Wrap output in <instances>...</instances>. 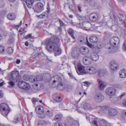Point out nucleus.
Masks as SVG:
<instances>
[{"label": "nucleus", "instance_id": "nucleus-1", "mask_svg": "<svg viewBox=\"0 0 126 126\" xmlns=\"http://www.w3.org/2000/svg\"><path fill=\"white\" fill-rule=\"evenodd\" d=\"M47 45L46 48L49 51L51 52L57 46L59 42V38L56 37H52L46 39Z\"/></svg>", "mask_w": 126, "mask_h": 126}, {"label": "nucleus", "instance_id": "nucleus-2", "mask_svg": "<svg viewBox=\"0 0 126 126\" xmlns=\"http://www.w3.org/2000/svg\"><path fill=\"white\" fill-rule=\"evenodd\" d=\"M97 122H98L100 126H112V124L108 123L106 120L103 119L98 118H94L92 123L96 126H98Z\"/></svg>", "mask_w": 126, "mask_h": 126}, {"label": "nucleus", "instance_id": "nucleus-3", "mask_svg": "<svg viewBox=\"0 0 126 126\" xmlns=\"http://www.w3.org/2000/svg\"><path fill=\"white\" fill-rule=\"evenodd\" d=\"M35 110L36 113L40 118H43L45 116L44 108L42 106H37L35 108Z\"/></svg>", "mask_w": 126, "mask_h": 126}, {"label": "nucleus", "instance_id": "nucleus-4", "mask_svg": "<svg viewBox=\"0 0 126 126\" xmlns=\"http://www.w3.org/2000/svg\"><path fill=\"white\" fill-rule=\"evenodd\" d=\"M18 85L20 88L25 90H29L30 88L29 84L28 83L24 81L19 82L18 83Z\"/></svg>", "mask_w": 126, "mask_h": 126}, {"label": "nucleus", "instance_id": "nucleus-5", "mask_svg": "<svg viewBox=\"0 0 126 126\" xmlns=\"http://www.w3.org/2000/svg\"><path fill=\"white\" fill-rule=\"evenodd\" d=\"M109 66L110 68L112 71H116L119 69L118 64L114 61H111L109 63Z\"/></svg>", "mask_w": 126, "mask_h": 126}, {"label": "nucleus", "instance_id": "nucleus-6", "mask_svg": "<svg viewBox=\"0 0 126 126\" xmlns=\"http://www.w3.org/2000/svg\"><path fill=\"white\" fill-rule=\"evenodd\" d=\"M12 79L14 82L19 81L20 79V77L19 76L18 71L12 72L11 73Z\"/></svg>", "mask_w": 126, "mask_h": 126}, {"label": "nucleus", "instance_id": "nucleus-7", "mask_svg": "<svg viewBox=\"0 0 126 126\" xmlns=\"http://www.w3.org/2000/svg\"><path fill=\"white\" fill-rule=\"evenodd\" d=\"M110 44L113 46H116L119 44V40L118 37H115L111 38L110 40Z\"/></svg>", "mask_w": 126, "mask_h": 126}, {"label": "nucleus", "instance_id": "nucleus-8", "mask_svg": "<svg viewBox=\"0 0 126 126\" xmlns=\"http://www.w3.org/2000/svg\"><path fill=\"white\" fill-rule=\"evenodd\" d=\"M116 90L112 87H109L106 89L105 91L106 94L108 95L112 96L115 94Z\"/></svg>", "mask_w": 126, "mask_h": 126}, {"label": "nucleus", "instance_id": "nucleus-9", "mask_svg": "<svg viewBox=\"0 0 126 126\" xmlns=\"http://www.w3.org/2000/svg\"><path fill=\"white\" fill-rule=\"evenodd\" d=\"M98 88L101 90H103L107 86V84L105 81L100 79H98Z\"/></svg>", "mask_w": 126, "mask_h": 126}, {"label": "nucleus", "instance_id": "nucleus-10", "mask_svg": "<svg viewBox=\"0 0 126 126\" xmlns=\"http://www.w3.org/2000/svg\"><path fill=\"white\" fill-rule=\"evenodd\" d=\"M77 67L79 72L77 70L78 74L80 75L81 73H84L87 74V67H85L82 65L78 64L77 65Z\"/></svg>", "mask_w": 126, "mask_h": 126}, {"label": "nucleus", "instance_id": "nucleus-11", "mask_svg": "<svg viewBox=\"0 0 126 126\" xmlns=\"http://www.w3.org/2000/svg\"><path fill=\"white\" fill-rule=\"evenodd\" d=\"M79 49L77 47L74 48L72 52V57L76 59H78L80 53Z\"/></svg>", "mask_w": 126, "mask_h": 126}, {"label": "nucleus", "instance_id": "nucleus-12", "mask_svg": "<svg viewBox=\"0 0 126 126\" xmlns=\"http://www.w3.org/2000/svg\"><path fill=\"white\" fill-rule=\"evenodd\" d=\"M82 62L83 64L85 65H89L92 63L91 59L89 57L85 56L82 59Z\"/></svg>", "mask_w": 126, "mask_h": 126}, {"label": "nucleus", "instance_id": "nucleus-13", "mask_svg": "<svg viewBox=\"0 0 126 126\" xmlns=\"http://www.w3.org/2000/svg\"><path fill=\"white\" fill-rule=\"evenodd\" d=\"M96 72L97 70L94 67L91 66L87 67V74H94Z\"/></svg>", "mask_w": 126, "mask_h": 126}, {"label": "nucleus", "instance_id": "nucleus-14", "mask_svg": "<svg viewBox=\"0 0 126 126\" xmlns=\"http://www.w3.org/2000/svg\"><path fill=\"white\" fill-rule=\"evenodd\" d=\"M79 49L80 53L83 55H87L89 53V50L87 47H82Z\"/></svg>", "mask_w": 126, "mask_h": 126}, {"label": "nucleus", "instance_id": "nucleus-15", "mask_svg": "<svg viewBox=\"0 0 126 126\" xmlns=\"http://www.w3.org/2000/svg\"><path fill=\"white\" fill-rule=\"evenodd\" d=\"M108 115L111 116H114L117 115L118 113L117 110L115 109L111 108L108 111Z\"/></svg>", "mask_w": 126, "mask_h": 126}, {"label": "nucleus", "instance_id": "nucleus-16", "mask_svg": "<svg viewBox=\"0 0 126 126\" xmlns=\"http://www.w3.org/2000/svg\"><path fill=\"white\" fill-rule=\"evenodd\" d=\"M89 56L92 61L93 60L96 61L99 58L98 55L96 53L94 52H91Z\"/></svg>", "mask_w": 126, "mask_h": 126}, {"label": "nucleus", "instance_id": "nucleus-17", "mask_svg": "<svg viewBox=\"0 0 126 126\" xmlns=\"http://www.w3.org/2000/svg\"><path fill=\"white\" fill-rule=\"evenodd\" d=\"M33 88L35 90H40L42 89L44 87V84L42 83H39L33 84Z\"/></svg>", "mask_w": 126, "mask_h": 126}, {"label": "nucleus", "instance_id": "nucleus-18", "mask_svg": "<svg viewBox=\"0 0 126 126\" xmlns=\"http://www.w3.org/2000/svg\"><path fill=\"white\" fill-rule=\"evenodd\" d=\"M98 15L97 13H92L90 14L89 16V19L90 21L94 22L96 21L98 18Z\"/></svg>", "mask_w": 126, "mask_h": 126}, {"label": "nucleus", "instance_id": "nucleus-19", "mask_svg": "<svg viewBox=\"0 0 126 126\" xmlns=\"http://www.w3.org/2000/svg\"><path fill=\"white\" fill-rule=\"evenodd\" d=\"M104 98L103 95L101 94H98L94 96V99L96 101L98 102H100L103 101Z\"/></svg>", "mask_w": 126, "mask_h": 126}, {"label": "nucleus", "instance_id": "nucleus-20", "mask_svg": "<svg viewBox=\"0 0 126 126\" xmlns=\"http://www.w3.org/2000/svg\"><path fill=\"white\" fill-rule=\"evenodd\" d=\"M69 123L70 126H79V123L78 121L71 118L69 120Z\"/></svg>", "mask_w": 126, "mask_h": 126}, {"label": "nucleus", "instance_id": "nucleus-21", "mask_svg": "<svg viewBox=\"0 0 126 126\" xmlns=\"http://www.w3.org/2000/svg\"><path fill=\"white\" fill-rule=\"evenodd\" d=\"M77 17L79 20L80 21V23L81 24L82 22H86L87 20L86 16H83L80 15H77Z\"/></svg>", "mask_w": 126, "mask_h": 126}, {"label": "nucleus", "instance_id": "nucleus-22", "mask_svg": "<svg viewBox=\"0 0 126 126\" xmlns=\"http://www.w3.org/2000/svg\"><path fill=\"white\" fill-rule=\"evenodd\" d=\"M57 48L55 47L53 49L55 56L59 55L61 53V50L59 46L58 45L56 47Z\"/></svg>", "mask_w": 126, "mask_h": 126}, {"label": "nucleus", "instance_id": "nucleus-23", "mask_svg": "<svg viewBox=\"0 0 126 126\" xmlns=\"http://www.w3.org/2000/svg\"><path fill=\"white\" fill-rule=\"evenodd\" d=\"M109 108L108 106L105 105L102 106H99L98 107L97 109L100 111L99 113L103 112L105 110H107Z\"/></svg>", "mask_w": 126, "mask_h": 126}, {"label": "nucleus", "instance_id": "nucleus-24", "mask_svg": "<svg viewBox=\"0 0 126 126\" xmlns=\"http://www.w3.org/2000/svg\"><path fill=\"white\" fill-rule=\"evenodd\" d=\"M126 70L125 69H123L120 71L119 74L120 77L122 78H124L126 77Z\"/></svg>", "mask_w": 126, "mask_h": 126}, {"label": "nucleus", "instance_id": "nucleus-25", "mask_svg": "<svg viewBox=\"0 0 126 126\" xmlns=\"http://www.w3.org/2000/svg\"><path fill=\"white\" fill-rule=\"evenodd\" d=\"M54 79L53 81V83H55L57 82L58 83H60L61 82V78L60 76H55L53 77Z\"/></svg>", "mask_w": 126, "mask_h": 126}, {"label": "nucleus", "instance_id": "nucleus-26", "mask_svg": "<svg viewBox=\"0 0 126 126\" xmlns=\"http://www.w3.org/2000/svg\"><path fill=\"white\" fill-rule=\"evenodd\" d=\"M34 1V0H26V3L28 7L31 8L33 7Z\"/></svg>", "mask_w": 126, "mask_h": 126}, {"label": "nucleus", "instance_id": "nucleus-27", "mask_svg": "<svg viewBox=\"0 0 126 126\" xmlns=\"http://www.w3.org/2000/svg\"><path fill=\"white\" fill-rule=\"evenodd\" d=\"M116 46H111V47L109 48V51L111 53H114L117 50Z\"/></svg>", "mask_w": 126, "mask_h": 126}, {"label": "nucleus", "instance_id": "nucleus-28", "mask_svg": "<svg viewBox=\"0 0 126 126\" xmlns=\"http://www.w3.org/2000/svg\"><path fill=\"white\" fill-rule=\"evenodd\" d=\"M37 8L40 11H41L44 9V6L43 4L41 3H37L36 6Z\"/></svg>", "mask_w": 126, "mask_h": 126}, {"label": "nucleus", "instance_id": "nucleus-29", "mask_svg": "<svg viewBox=\"0 0 126 126\" xmlns=\"http://www.w3.org/2000/svg\"><path fill=\"white\" fill-rule=\"evenodd\" d=\"M48 12L47 11H46L42 13L40 15H37V17L41 18H44L47 17L48 15Z\"/></svg>", "mask_w": 126, "mask_h": 126}, {"label": "nucleus", "instance_id": "nucleus-30", "mask_svg": "<svg viewBox=\"0 0 126 126\" xmlns=\"http://www.w3.org/2000/svg\"><path fill=\"white\" fill-rule=\"evenodd\" d=\"M90 41L93 43L96 42L98 40V38L95 36H92L89 39Z\"/></svg>", "mask_w": 126, "mask_h": 126}, {"label": "nucleus", "instance_id": "nucleus-31", "mask_svg": "<svg viewBox=\"0 0 126 126\" xmlns=\"http://www.w3.org/2000/svg\"><path fill=\"white\" fill-rule=\"evenodd\" d=\"M78 39L79 41L82 43H85L86 41H87V37L85 38L83 37L80 36L79 37Z\"/></svg>", "mask_w": 126, "mask_h": 126}, {"label": "nucleus", "instance_id": "nucleus-32", "mask_svg": "<svg viewBox=\"0 0 126 126\" xmlns=\"http://www.w3.org/2000/svg\"><path fill=\"white\" fill-rule=\"evenodd\" d=\"M67 32L73 39H75V37L74 35V32L73 30L72 29L69 28Z\"/></svg>", "mask_w": 126, "mask_h": 126}, {"label": "nucleus", "instance_id": "nucleus-33", "mask_svg": "<svg viewBox=\"0 0 126 126\" xmlns=\"http://www.w3.org/2000/svg\"><path fill=\"white\" fill-rule=\"evenodd\" d=\"M8 109H9V108L6 104L4 103H2L0 105V111Z\"/></svg>", "mask_w": 126, "mask_h": 126}, {"label": "nucleus", "instance_id": "nucleus-34", "mask_svg": "<svg viewBox=\"0 0 126 126\" xmlns=\"http://www.w3.org/2000/svg\"><path fill=\"white\" fill-rule=\"evenodd\" d=\"M83 109L86 110H90L91 108V106L89 103H86L84 104L83 105Z\"/></svg>", "mask_w": 126, "mask_h": 126}, {"label": "nucleus", "instance_id": "nucleus-35", "mask_svg": "<svg viewBox=\"0 0 126 126\" xmlns=\"http://www.w3.org/2000/svg\"><path fill=\"white\" fill-rule=\"evenodd\" d=\"M9 109L4 110L0 111L1 114L4 116H6L9 112Z\"/></svg>", "mask_w": 126, "mask_h": 126}, {"label": "nucleus", "instance_id": "nucleus-36", "mask_svg": "<svg viewBox=\"0 0 126 126\" xmlns=\"http://www.w3.org/2000/svg\"><path fill=\"white\" fill-rule=\"evenodd\" d=\"M8 18L10 20H13L15 18V16L13 13H10L7 15Z\"/></svg>", "mask_w": 126, "mask_h": 126}, {"label": "nucleus", "instance_id": "nucleus-37", "mask_svg": "<svg viewBox=\"0 0 126 126\" xmlns=\"http://www.w3.org/2000/svg\"><path fill=\"white\" fill-rule=\"evenodd\" d=\"M29 81L31 83H34L37 81L36 78L33 76H31L30 77Z\"/></svg>", "mask_w": 126, "mask_h": 126}, {"label": "nucleus", "instance_id": "nucleus-38", "mask_svg": "<svg viewBox=\"0 0 126 126\" xmlns=\"http://www.w3.org/2000/svg\"><path fill=\"white\" fill-rule=\"evenodd\" d=\"M46 112V113L48 116L51 117L53 115V112L50 110H47Z\"/></svg>", "mask_w": 126, "mask_h": 126}, {"label": "nucleus", "instance_id": "nucleus-39", "mask_svg": "<svg viewBox=\"0 0 126 126\" xmlns=\"http://www.w3.org/2000/svg\"><path fill=\"white\" fill-rule=\"evenodd\" d=\"M47 124L48 123L47 122L42 120L40 121L39 123L38 124L39 126H40L41 125L45 126H46Z\"/></svg>", "mask_w": 126, "mask_h": 126}, {"label": "nucleus", "instance_id": "nucleus-40", "mask_svg": "<svg viewBox=\"0 0 126 126\" xmlns=\"http://www.w3.org/2000/svg\"><path fill=\"white\" fill-rule=\"evenodd\" d=\"M61 118V116L59 114L56 115L55 117L54 120L56 121L60 120Z\"/></svg>", "mask_w": 126, "mask_h": 126}, {"label": "nucleus", "instance_id": "nucleus-41", "mask_svg": "<svg viewBox=\"0 0 126 126\" xmlns=\"http://www.w3.org/2000/svg\"><path fill=\"white\" fill-rule=\"evenodd\" d=\"M55 97L54 96V100L56 102H60L62 100V99L60 96H56Z\"/></svg>", "mask_w": 126, "mask_h": 126}, {"label": "nucleus", "instance_id": "nucleus-42", "mask_svg": "<svg viewBox=\"0 0 126 126\" xmlns=\"http://www.w3.org/2000/svg\"><path fill=\"white\" fill-rule=\"evenodd\" d=\"M7 52L9 54H11L13 51V48L11 47H9L7 49Z\"/></svg>", "mask_w": 126, "mask_h": 126}, {"label": "nucleus", "instance_id": "nucleus-43", "mask_svg": "<svg viewBox=\"0 0 126 126\" xmlns=\"http://www.w3.org/2000/svg\"><path fill=\"white\" fill-rule=\"evenodd\" d=\"M104 71L102 69H99L98 70L97 72L99 75H101L103 74L104 73Z\"/></svg>", "mask_w": 126, "mask_h": 126}, {"label": "nucleus", "instance_id": "nucleus-44", "mask_svg": "<svg viewBox=\"0 0 126 126\" xmlns=\"http://www.w3.org/2000/svg\"><path fill=\"white\" fill-rule=\"evenodd\" d=\"M23 78L24 80L27 81L29 80L30 77H28L27 75H25L23 76Z\"/></svg>", "mask_w": 126, "mask_h": 126}, {"label": "nucleus", "instance_id": "nucleus-45", "mask_svg": "<svg viewBox=\"0 0 126 126\" xmlns=\"http://www.w3.org/2000/svg\"><path fill=\"white\" fill-rule=\"evenodd\" d=\"M36 78L37 81H41L42 80L43 78L41 76H37Z\"/></svg>", "mask_w": 126, "mask_h": 126}, {"label": "nucleus", "instance_id": "nucleus-46", "mask_svg": "<svg viewBox=\"0 0 126 126\" xmlns=\"http://www.w3.org/2000/svg\"><path fill=\"white\" fill-rule=\"evenodd\" d=\"M54 126H62V124L60 122H56L54 124Z\"/></svg>", "mask_w": 126, "mask_h": 126}, {"label": "nucleus", "instance_id": "nucleus-47", "mask_svg": "<svg viewBox=\"0 0 126 126\" xmlns=\"http://www.w3.org/2000/svg\"><path fill=\"white\" fill-rule=\"evenodd\" d=\"M122 116L123 118L126 117V110L122 112Z\"/></svg>", "mask_w": 126, "mask_h": 126}, {"label": "nucleus", "instance_id": "nucleus-48", "mask_svg": "<svg viewBox=\"0 0 126 126\" xmlns=\"http://www.w3.org/2000/svg\"><path fill=\"white\" fill-rule=\"evenodd\" d=\"M60 83L58 85V87L59 88H60V89L61 90H63L64 87H63V85L62 83Z\"/></svg>", "mask_w": 126, "mask_h": 126}, {"label": "nucleus", "instance_id": "nucleus-49", "mask_svg": "<svg viewBox=\"0 0 126 126\" xmlns=\"http://www.w3.org/2000/svg\"><path fill=\"white\" fill-rule=\"evenodd\" d=\"M18 116H16L14 120V123H18V121L19 120L18 119Z\"/></svg>", "mask_w": 126, "mask_h": 126}, {"label": "nucleus", "instance_id": "nucleus-50", "mask_svg": "<svg viewBox=\"0 0 126 126\" xmlns=\"http://www.w3.org/2000/svg\"><path fill=\"white\" fill-rule=\"evenodd\" d=\"M4 51V48L3 46H0V53H2Z\"/></svg>", "mask_w": 126, "mask_h": 126}, {"label": "nucleus", "instance_id": "nucleus-51", "mask_svg": "<svg viewBox=\"0 0 126 126\" xmlns=\"http://www.w3.org/2000/svg\"><path fill=\"white\" fill-rule=\"evenodd\" d=\"M103 47V45L100 43L98 44L97 46V48L99 49L101 48H102Z\"/></svg>", "mask_w": 126, "mask_h": 126}, {"label": "nucleus", "instance_id": "nucleus-52", "mask_svg": "<svg viewBox=\"0 0 126 126\" xmlns=\"http://www.w3.org/2000/svg\"><path fill=\"white\" fill-rule=\"evenodd\" d=\"M59 21L60 24V26L63 27L64 26V24L62 20H59Z\"/></svg>", "mask_w": 126, "mask_h": 126}, {"label": "nucleus", "instance_id": "nucleus-53", "mask_svg": "<svg viewBox=\"0 0 126 126\" xmlns=\"http://www.w3.org/2000/svg\"><path fill=\"white\" fill-rule=\"evenodd\" d=\"M84 84L83 85L84 86H86L87 87H88L89 86L90 83H89L87 81H85L83 82Z\"/></svg>", "mask_w": 126, "mask_h": 126}, {"label": "nucleus", "instance_id": "nucleus-54", "mask_svg": "<svg viewBox=\"0 0 126 126\" xmlns=\"http://www.w3.org/2000/svg\"><path fill=\"white\" fill-rule=\"evenodd\" d=\"M24 37L25 39H26L29 38H32V37L31 34H28V35L25 36Z\"/></svg>", "mask_w": 126, "mask_h": 126}, {"label": "nucleus", "instance_id": "nucleus-55", "mask_svg": "<svg viewBox=\"0 0 126 126\" xmlns=\"http://www.w3.org/2000/svg\"><path fill=\"white\" fill-rule=\"evenodd\" d=\"M122 48L125 51H126V44H125L124 42Z\"/></svg>", "mask_w": 126, "mask_h": 126}, {"label": "nucleus", "instance_id": "nucleus-56", "mask_svg": "<svg viewBox=\"0 0 126 126\" xmlns=\"http://www.w3.org/2000/svg\"><path fill=\"white\" fill-rule=\"evenodd\" d=\"M14 39L13 38H10L8 40V42L9 43H11L14 41Z\"/></svg>", "mask_w": 126, "mask_h": 126}, {"label": "nucleus", "instance_id": "nucleus-57", "mask_svg": "<svg viewBox=\"0 0 126 126\" xmlns=\"http://www.w3.org/2000/svg\"><path fill=\"white\" fill-rule=\"evenodd\" d=\"M39 100L38 99H37L36 98H33V100H32V102L33 104L36 102L38 101Z\"/></svg>", "mask_w": 126, "mask_h": 126}, {"label": "nucleus", "instance_id": "nucleus-58", "mask_svg": "<svg viewBox=\"0 0 126 126\" xmlns=\"http://www.w3.org/2000/svg\"><path fill=\"white\" fill-rule=\"evenodd\" d=\"M87 44V45L89 46L90 47H92V45L91 44L89 43L88 42V40H87V41H86L85 42Z\"/></svg>", "mask_w": 126, "mask_h": 126}, {"label": "nucleus", "instance_id": "nucleus-59", "mask_svg": "<svg viewBox=\"0 0 126 126\" xmlns=\"http://www.w3.org/2000/svg\"><path fill=\"white\" fill-rule=\"evenodd\" d=\"M81 27L83 29L87 31L88 30H89L88 29H87L85 27H84L83 24H82Z\"/></svg>", "mask_w": 126, "mask_h": 126}, {"label": "nucleus", "instance_id": "nucleus-60", "mask_svg": "<svg viewBox=\"0 0 126 126\" xmlns=\"http://www.w3.org/2000/svg\"><path fill=\"white\" fill-rule=\"evenodd\" d=\"M116 26L115 25H113L111 27V29L113 30V31H116V29H115V28H116Z\"/></svg>", "mask_w": 126, "mask_h": 126}, {"label": "nucleus", "instance_id": "nucleus-61", "mask_svg": "<svg viewBox=\"0 0 126 126\" xmlns=\"http://www.w3.org/2000/svg\"><path fill=\"white\" fill-rule=\"evenodd\" d=\"M9 83L10 84V85L12 86H13L15 85L14 83V82H13L12 81H11L10 82H9Z\"/></svg>", "mask_w": 126, "mask_h": 126}, {"label": "nucleus", "instance_id": "nucleus-62", "mask_svg": "<svg viewBox=\"0 0 126 126\" xmlns=\"http://www.w3.org/2000/svg\"><path fill=\"white\" fill-rule=\"evenodd\" d=\"M3 96V95L1 91L0 90V98H2Z\"/></svg>", "mask_w": 126, "mask_h": 126}, {"label": "nucleus", "instance_id": "nucleus-63", "mask_svg": "<svg viewBox=\"0 0 126 126\" xmlns=\"http://www.w3.org/2000/svg\"><path fill=\"white\" fill-rule=\"evenodd\" d=\"M123 103L124 105L126 106V100H123Z\"/></svg>", "mask_w": 126, "mask_h": 126}, {"label": "nucleus", "instance_id": "nucleus-64", "mask_svg": "<svg viewBox=\"0 0 126 126\" xmlns=\"http://www.w3.org/2000/svg\"><path fill=\"white\" fill-rule=\"evenodd\" d=\"M62 27H61L60 26L58 28V30L60 31L61 32L62 31Z\"/></svg>", "mask_w": 126, "mask_h": 126}]
</instances>
